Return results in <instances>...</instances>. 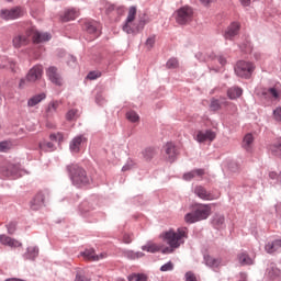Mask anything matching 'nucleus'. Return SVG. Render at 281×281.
Segmentation results:
<instances>
[{
  "instance_id": "42",
  "label": "nucleus",
  "mask_w": 281,
  "mask_h": 281,
  "mask_svg": "<svg viewBox=\"0 0 281 281\" xmlns=\"http://www.w3.org/2000/svg\"><path fill=\"white\" fill-rule=\"evenodd\" d=\"M179 67V60L177 58H171L167 61L168 69H177Z\"/></svg>"
},
{
  "instance_id": "10",
  "label": "nucleus",
  "mask_w": 281,
  "mask_h": 281,
  "mask_svg": "<svg viewBox=\"0 0 281 281\" xmlns=\"http://www.w3.org/2000/svg\"><path fill=\"white\" fill-rule=\"evenodd\" d=\"M194 194H196V196H199V199H202V201H214V200L218 199V195L212 194L203 186H196L194 188Z\"/></svg>"
},
{
  "instance_id": "21",
  "label": "nucleus",
  "mask_w": 281,
  "mask_h": 281,
  "mask_svg": "<svg viewBox=\"0 0 281 281\" xmlns=\"http://www.w3.org/2000/svg\"><path fill=\"white\" fill-rule=\"evenodd\" d=\"M205 175L204 169H194L183 175L184 181H192V179H196V177H203Z\"/></svg>"
},
{
  "instance_id": "48",
  "label": "nucleus",
  "mask_w": 281,
  "mask_h": 281,
  "mask_svg": "<svg viewBox=\"0 0 281 281\" xmlns=\"http://www.w3.org/2000/svg\"><path fill=\"white\" fill-rule=\"evenodd\" d=\"M49 139L50 142H63V135L60 133L50 134Z\"/></svg>"
},
{
  "instance_id": "16",
  "label": "nucleus",
  "mask_w": 281,
  "mask_h": 281,
  "mask_svg": "<svg viewBox=\"0 0 281 281\" xmlns=\"http://www.w3.org/2000/svg\"><path fill=\"white\" fill-rule=\"evenodd\" d=\"M81 256L85 260H89L90 262H98V260L106 258V254L95 255V250L93 249H86L81 252Z\"/></svg>"
},
{
  "instance_id": "1",
  "label": "nucleus",
  "mask_w": 281,
  "mask_h": 281,
  "mask_svg": "<svg viewBox=\"0 0 281 281\" xmlns=\"http://www.w3.org/2000/svg\"><path fill=\"white\" fill-rule=\"evenodd\" d=\"M186 238H188V228L180 227L177 231H167L162 234V240L169 245L165 247L161 251L164 254H173L175 249H179L183 243H186Z\"/></svg>"
},
{
  "instance_id": "49",
  "label": "nucleus",
  "mask_w": 281,
  "mask_h": 281,
  "mask_svg": "<svg viewBox=\"0 0 281 281\" xmlns=\"http://www.w3.org/2000/svg\"><path fill=\"white\" fill-rule=\"evenodd\" d=\"M123 243H125V245H131V243H133V235L125 233L123 235Z\"/></svg>"
},
{
  "instance_id": "41",
  "label": "nucleus",
  "mask_w": 281,
  "mask_h": 281,
  "mask_svg": "<svg viewBox=\"0 0 281 281\" xmlns=\"http://www.w3.org/2000/svg\"><path fill=\"white\" fill-rule=\"evenodd\" d=\"M126 117L130 122H139V115L135 111L127 112Z\"/></svg>"
},
{
  "instance_id": "34",
  "label": "nucleus",
  "mask_w": 281,
  "mask_h": 281,
  "mask_svg": "<svg viewBox=\"0 0 281 281\" xmlns=\"http://www.w3.org/2000/svg\"><path fill=\"white\" fill-rule=\"evenodd\" d=\"M263 95H268V98H273V100H278L280 98V90L277 88H270L263 92Z\"/></svg>"
},
{
  "instance_id": "39",
  "label": "nucleus",
  "mask_w": 281,
  "mask_h": 281,
  "mask_svg": "<svg viewBox=\"0 0 281 281\" xmlns=\"http://www.w3.org/2000/svg\"><path fill=\"white\" fill-rule=\"evenodd\" d=\"M26 256H27V258L30 260H34V258H36V256H38V248H36V247H29Z\"/></svg>"
},
{
  "instance_id": "47",
  "label": "nucleus",
  "mask_w": 281,
  "mask_h": 281,
  "mask_svg": "<svg viewBox=\"0 0 281 281\" xmlns=\"http://www.w3.org/2000/svg\"><path fill=\"white\" fill-rule=\"evenodd\" d=\"M102 74L100 71H91L88 74L87 78L88 80H97V78H100Z\"/></svg>"
},
{
  "instance_id": "62",
  "label": "nucleus",
  "mask_w": 281,
  "mask_h": 281,
  "mask_svg": "<svg viewBox=\"0 0 281 281\" xmlns=\"http://www.w3.org/2000/svg\"><path fill=\"white\" fill-rule=\"evenodd\" d=\"M7 1H12V0H7Z\"/></svg>"
},
{
  "instance_id": "58",
  "label": "nucleus",
  "mask_w": 281,
  "mask_h": 281,
  "mask_svg": "<svg viewBox=\"0 0 281 281\" xmlns=\"http://www.w3.org/2000/svg\"><path fill=\"white\" fill-rule=\"evenodd\" d=\"M25 82H27V79H21L19 83V88L23 89V87H25Z\"/></svg>"
},
{
  "instance_id": "56",
  "label": "nucleus",
  "mask_w": 281,
  "mask_h": 281,
  "mask_svg": "<svg viewBox=\"0 0 281 281\" xmlns=\"http://www.w3.org/2000/svg\"><path fill=\"white\" fill-rule=\"evenodd\" d=\"M269 177H270V179H277V181H278V177H280V175H278V172L270 171Z\"/></svg>"
},
{
  "instance_id": "27",
  "label": "nucleus",
  "mask_w": 281,
  "mask_h": 281,
  "mask_svg": "<svg viewBox=\"0 0 281 281\" xmlns=\"http://www.w3.org/2000/svg\"><path fill=\"white\" fill-rule=\"evenodd\" d=\"M86 32L92 34V38H98V26L93 22L86 23Z\"/></svg>"
},
{
  "instance_id": "37",
  "label": "nucleus",
  "mask_w": 281,
  "mask_h": 281,
  "mask_svg": "<svg viewBox=\"0 0 281 281\" xmlns=\"http://www.w3.org/2000/svg\"><path fill=\"white\" fill-rule=\"evenodd\" d=\"M59 106H60V102L53 101L48 104L46 112L48 113V115L52 113H56V111H58Z\"/></svg>"
},
{
  "instance_id": "50",
  "label": "nucleus",
  "mask_w": 281,
  "mask_h": 281,
  "mask_svg": "<svg viewBox=\"0 0 281 281\" xmlns=\"http://www.w3.org/2000/svg\"><path fill=\"white\" fill-rule=\"evenodd\" d=\"M9 234H14L16 232V223L11 222L7 225Z\"/></svg>"
},
{
  "instance_id": "8",
  "label": "nucleus",
  "mask_w": 281,
  "mask_h": 281,
  "mask_svg": "<svg viewBox=\"0 0 281 281\" xmlns=\"http://www.w3.org/2000/svg\"><path fill=\"white\" fill-rule=\"evenodd\" d=\"M49 196V191L44 190L36 193V195L31 201V210H41L45 205V199Z\"/></svg>"
},
{
  "instance_id": "14",
  "label": "nucleus",
  "mask_w": 281,
  "mask_h": 281,
  "mask_svg": "<svg viewBox=\"0 0 281 281\" xmlns=\"http://www.w3.org/2000/svg\"><path fill=\"white\" fill-rule=\"evenodd\" d=\"M43 77V66H34L26 75L27 82H36Z\"/></svg>"
},
{
  "instance_id": "3",
  "label": "nucleus",
  "mask_w": 281,
  "mask_h": 281,
  "mask_svg": "<svg viewBox=\"0 0 281 281\" xmlns=\"http://www.w3.org/2000/svg\"><path fill=\"white\" fill-rule=\"evenodd\" d=\"M68 171L74 186H77L78 188L89 186V176H87V171L85 169L80 168L78 165H71L68 166Z\"/></svg>"
},
{
  "instance_id": "23",
  "label": "nucleus",
  "mask_w": 281,
  "mask_h": 281,
  "mask_svg": "<svg viewBox=\"0 0 281 281\" xmlns=\"http://www.w3.org/2000/svg\"><path fill=\"white\" fill-rule=\"evenodd\" d=\"M221 106H229V102L225 98H222L221 101L216 99L211 101L212 111H220Z\"/></svg>"
},
{
  "instance_id": "33",
  "label": "nucleus",
  "mask_w": 281,
  "mask_h": 281,
  "mask_svg": "<svg viewBox=\"0 0 281 281\" xmlns=\"http://www.w3.org/2000/svg\"><path fill=\"white\" fill-rule=\"evenodd\" d=\"M204 260H205V265H207V267H218V265H221V260L215 259L214 257L206 255L204 256Z\"/></svg>"
},
{
  "instance_id": "6",
  "label": "nucleus",
  "mask_w": 281,
  "mask_h": 281,
  "mask_svg": "<svg viewBox=\"0 0 281 281\" xmlns=\"http://www.w3.org/2000/svg\"><path fill=\"white\" fill-rule=\"evenodd\" d=\"M256 69V66H254L249 61L239 60L235 66V74L239 78H251V74H254V70Z\"/></svg>"
},
{
  "instance_id": "20",
  "label": "nucleus",
  "mask_w": 281,
  "mask_h": 281,
  "mask_svg": "<svg viewBox=\"0 0 281 281\" xmlns=\"http://www.w3.org/2000/svg\"><path fill=\"white\" fill-rule=\"evenodd\" d=\"M267 254H276V251H280L281 249V239H277L273 241H269L265 247Z\"/></svg>"
},
{
  "instance_id": "15",
  "label": "nucleus",
  "mask_w": 281,
  "mask_h": 281,
  "mask_svg": "<svg viewBox=\"0 0 281 281\" xmlns=\"http://www.w3.org/2000/svg\"><path fill=\"white\" fill-rule=\"evenodd\" d=\"M87 145V137L85 135H79L72 138L70 142V150L71 153H78L81 150L82 146Z\"/></svg>"
},
{
  "instance_id": "2",
  "label": "nucleus",
  "mask_w": 281,
  "mask_h": 281,
  "mask_svg": "<svg viewBox=\"0 0 281 281\" xmlns=\"http://www.w3.org/2000/svg\"><path fill=\"white\" fill-rule=\"evenodd\" d=\"M136 16H137V8L131 7L128 9L125 24L123 25V32H126V34H139V32L144 30V25H146V22L142 20L135 26H133V22L135 21Z\"/></svg>"
},
{
  "instance_id": "60",
  "label": "nucleus",
  "mask_w": 281,
  "mask_h": 281,
  "mask_svg": "<svg viewBox=\"0 0 281 281\" xmlns=\"http://www.w3.org/2000/svg\"><path fill=\"white\" fill-rule=\"evenodd\" d=\"M14 67H16V64L10 63V69H11V71H15V70H14Z\"/></svg>"
},
{
  "instance_id": "29",
  "label": "nucleus",
  "mask_w": 281,
  "mask_h": 281,
  "mask_svg": "<svg viewBox=\"0 0 281 281\" xmlns=\"http://www.w3.org/2000/svg\"><path fill=\"white\" fill-rule=\"evenodd\" d=\"M254 144V135L246 134L243 140V148L246 150H251V146Z\"/></svg>"
},
{
  "instance_id": "54",
  "label": "nucleus",
  "mask_w": 281,
  "mask_h": 281,
  "mask_svg": "<svg viewBox=\"0 0 281 281\" xmlns=\"http://www.w3.org/2000/svg\"><path fill=\"white\" fill-rule=\"evenodd\" d=\"M215 60H216L217 63H220V65H221L222 67H224V65L227 63V60H226L225 57H223V56L216 57Z\"/></svg>"
},
{
  "instance_id": "38",
  "label": "nucleus",
  "mask_w": 281,
  "mask_h": 281,
  "mask_svg": "<svg viewBox=\"0 0 281 281\" xmlns=\"http://www.w3.org/2000/svg\"><path fill=\"white\" fill-rule=\"evenodd\" d=\"M143 251H148L149 254H156V251H159V246L156 244H147L142 247Z\"/></svg>"
},
{
  "instance_id": "7",
  "label": "nucleus",
  "mask_w": 281,
  "mask_h": 281,
  "mask_svg": "<svg viewBox=\"0 0 281 281\" xmlns=\"http://www.w3.org/2000/svg\"><path fill=\"white\" fill-rule=\"evenodd\" d=\"M31 33L27 30L24 34H16L13 36L12 45L15 49H21V47H25L30 45Z\"/></svg>"
},
{
  "instance_id": "22",
  "label": "nucleus",
  "mask_w": 281,
  "mask_h": 281,
  "mask_svg": "<svg viewBox=\"0 0 281 281\" xmlns=\"http://www.w3.org/2000/svg\"><path fill=\"white\" fill-rule=\"evenodd\" d=\"M0 243L2 245H8V247H21V243L16 239H12V237H8L7 235H0Z\"/></svg>"
},
{
  "instance_id": "13",
  "label": "nucleus",
  "mask_w": 281,
  "mask_h": 281,
  "mask_svg": "<svg viewBox=\"0 0 281 281\" xmlns=\"http://www.w3.org/2000/svg\"><path fill=\"white\" fill-rule=\"evenodd\" d=\"M195 139L200 144H203V142H214L216 139V132L212 130H206L205 132L199 131Z\"/></svg>"
},
{
  "instance_id": "11",
  "label": "nucleus",
  "mask_w": 281,
  "mask_h": 281,
  "mask_svg": "<svg viewBox=\"0 0 281 281\" xmlns=\"http://www.w3.org/2000/svg\"><path fill=\"white\" fill-rule=\"evenodd\" d=\"M29 32L31 33L33 43H47V41L52 40V34L49 33H41L35 29H30Z\"/></svg>"
},
{
  "instance_id": "51",
  "label": "nucleus",
  "mask_w": 281,
  "mask_h": 281,
  "mask_svg": "<svg viewBox=\"0 0 281 281\" xmlns=\"http://www.w3.org/2000/svg\"><path fill=\"white\" fill-rule=\"evenodd\" d=\"M273 116L277 122H281V108H277L273 111Z\"/></svg>"
},
{
  "instance_id": "52",
  "label": "nucleus",
  "mask_w": 281,
  "mask_h": 281,
  "mask_svg": "<svg viewBox=\"0 0 281 281\" xmlns=\"http://www.w3.org/2000/svg\"><path fill=\"white\" fill-rule=\"evenodd\" d=\"M75 281H91L89 278L85 277L82 273L78 272L76 274Z\"/></svg>"
},
{
  "instance_id": "12",
  "label": "nucleus",
  "mask_w": 281,
  "mask_h": 281,
  "mask_svg": "<svg viewBox=\"0 0 281 281\" xmlns=\"http://www.w3.org/2000/svg\"><path fill=\"white\" fill-rule=\"evenodd\" d=\"M46 76L49 78L53 85H56L57 87H63V77H60V74H58V68L50 66L46 70Z\"/></svg>"
},
{
  "instance_id": "26",
  "label": "nucleus",
  "mask_w": 281,
  "mask_h": 281,
  "mask_svg": "<svg viewBox=\"0 0 281 281\" xmlns=\"http://www.w3.org/2000/svg\"><path fill=\"white\" fill-rule=\"evenodd\" d=\"M45 98H47V95L45 93L34 95L33 98H31L27 101V104H29V106H36V104L43 102V100H45Z\"/></svg>"
},
{
  "instance_id": "44",
  "label": "nucleus",
  "mask_w": 281,
  "mask_h": 281,
  "mask_svg": "<svg viewBox=\"0 0 281 281\" xmlns=\"http://www.w3.org/2000/svg\"><path fill=\"white\" fill-rule=\"evenodd\" d=\"M173 269H175V263H172V261H169L160 267V271L162 272L172 271Z\"/></svg>"
},
{
  "instance_id": "36",
  "label": "nucleus",
  "mask_w": 281,
  "mask_h": 281,
  "mask_svg": "<svg viewBox=\"0 0 281 281\" xmlns=\"http://www.w3.org/2000/svg\"><path fill=\"white\" fill-rule=\"evenodd\" d=\"M127 280H128V281H147L148 278L146 277V274L133 273V274H130V276L127 277Z\"/></svg>"
},
{
  "instance_id": "45",
  "label": "nucleus",
  "mask_w": 281,
  "mask_h": 281,
  "mask_svg": "<svg viewBox=\"0 0 281 281\" xmlns=\"http://www.w3.org/2000/svg\"><path fill=\"white\" fill-rule=\"evenodd\" d=\"M143 155H144L145 159H153V157L155 156V149L147 148L143 151Z\"/></svg>"
},
{
  "instance_id": "24",
  "label": "nucleus",
  "mask_w": 281,
  "mask_h": 281,
  "mask_svg": "<svg viewBox=\"0 0 281 281\" xmlns=\"http://www.w3.org/2000/svg\"><path fill=\"white\" fill-rule=\"evenodd\" d=\"M243 95V89L238 87H233L228 89L227 91V97L229 100H236L237 98H240Z\"/></svg>"
},
{
  "instance_id": "35",
  "label": "nucleus",
  "mask_w": 281,
  "mask_h": 281,
  "mask_svg": "<svg viewBox=\"0 0 281 281\" xmlns=\"http://www.w3.org/2000/svg\"><path fill=\"white\" fill-rule=\"evenodd\" d=\"M124 256L126 258H128L130 260H137V258H144V254L143 252H135L133 250H127L124 252Z\"/></svg>"
},
{
  "instance_id": "5",
  "label": "nucleus",
  "mask_w": 281,
  "mask_h": 281,
  "mask_svg": "<svg viewBox=\"0 0 281 281\" xmlns=\"http://www.w3.org/2000/svg\"><path fill=\"white\" fill-rule=\"evenodd\" d=\"M176 14V21L179 25H188L194 19V10L189 5L178 9Z\"/></svg>"
},
{
  "instance_id": "53",
  "label": "nucleus",
  "mask_w": 281,
  "mask_h": 281,
  "mask_svg": "<svg viewBox=\"0 0 281 281\" xmlns=\"http://www.w3.org/2000/svg\"><path fill=\"white\" fill-rule=\"evenodd\" d=\"M146 45H147V47H149V49L151 47H154V45H155V37H148L147 41H146Z\"/></svg>"
},
{
  "instance_id": "19",
  "label": "nucleus",
  "mask_w": 281,
  "mask_h": 281,
  "mask_svg": "<svg viewBox=\"0 0 281 281\" xmlns=\"http://www.w3.org/2000/svg\"><path fill=\"white\" fill-rule=\"evenodd\" d=\"M165 153H166V159H168V161L172 162L175 161V159H177V147L175 146V144L172 143H167L164 147Z\"/></svg>"
},
{
  "instance_id": "18",
  "label": "nucleus",
  "mask_w": 281,
  "mask_h": 281,
  "mask_svg": "<svg viewBox=\"0 0 281 281\" xmlns=\"http://www.w3.org/2000/svg\"><path fill=\"white\" fill-rule=\"evenodd\" d=\"M2 175L4 177H12L13 179H19V177H21V168L16 165H9L7 169H2Z\"/></svg>"
},
{
  "instance_id": "4",
  "label": "nucleus",
  "mask_w": 281,
  "mask_h": 281,
  "mask_svg": "<svg viewBox=\"0 0 281 281\" xmlns=\"http://www.w3.org/2000/svg\"><path fill=\"white\" fill-rule=\"evenodd\" d=\"M212 214V206L210 204H200L193 213H188L184 216L186 223H198V221H205Z\"/></svg>"
},
{
  "instance_id": "46",
  "label": "nucleus",
  "mask_w": 281,
  "mask_h": 281,
  "mask_svg": "<svg viewBox=\"0 0 281 281\" xmlns=\"http://www.w3.org/2000/svg\"><path fill=\"white\" fill-rule=\"evenodd\" d=\"M213 223L214 225H223V223H225V217L223 215H215Z\"/></svg>"
},
{
  "instance_id": "17",
  "label": "nucleus",
  "mask_w": 281,
  "mask_h": 281,
  "mask_svg": "<svg viewBox=\"0 0 281 281\" xmlns=\"http://www.w3.org/2000/svg\"><path fill=\"white\" fill-rule=\"evenodd\" d=\"M240 31V24L237 22L232 23L227 30L224 33V38L226 41H232V38H234V36L238 35V32Z\"/></svg>"
},
{
  "instance_id": "9",
  "label": "nucleus",
  "mask_w": 281,
  "mask_h": 281,
  "mask_svg": "<svg viewBox=\"0 0 281 281\" xmlns=\"http://www.w3.org/2000/svg\"><path fill=\"white\" fill-rule=\"evenodd\" d=\"M0 16H1V19H4L5 21H12L14 19H20V16H23V9L16 7L11 10H1Z\"/></svg>"
},
{
  "instance_id": "43",
  "label": "nucleus",
  "mask_w": 281,
  "mask_h": 281,
  "mask_svg": "<svg viewBox=\"0 0 281 281\" xmlns=\"http://www.w3.org/2000/svg\"><path fill=\"white\" fill-rule=\"evenodd\" d=\"M268 276H270V278H278V276H280V269L272 266L271 268L268 269Z\"/></svg>"
},
{
  "instance_id": "55",
  "label": "nucleus",
  "mask_w": 281,
  "mask_h": 281,
  "mask_svg": "<svg viewBox=\"0 0 281 281\" xmlns=\"http://www.w3.org/2000/svg\"><path fill=\"white\" fill-rule=\"evenodd\" d=\"M131 169H133V162L123 166L122 171L126 172V171H128Z\"/></svg>"
},
{
  "instance_id": "28",
  "label": "nucleus",
  "mask_w": 281,
  "mask_h": 281,
  "mask_svg": "<svg viewBox=\"0 0 281 281\" xmlns=\"http://www.w3.org/2000/svg\"><path fill=\"white\" fill-rule=\"evenodd\" d=\"M40 148L44 153H54V150H56V146H54V143H49L46 140L40 143Z\"/></svg>"
},
{
  "instance_id": "31",
  "label": "nucleus",
  "mask_w": 281,
  "mask_h": 281,
  "mask_svg": "<svg viewBox=\"0 0 281 281\" xmlns=\"http://www.w3.org/2000/svg\"><path fill=\"white\" fill-rule=\"evenodd\" d=\"M79 117H80V114L76 109L69 110L66 114V120H68V122H76V120H78Z\"/></svg>"
},
{
  "instance_id": "61",
  "label": "nucleus",
  "mask_w": 281,
  "mask_h": 281,
  "mask_svg": "<svg viewBox=\"0 0 281 281\" xmlns=\"http://www.w3.org/2000/svg\"><path fill=\"white\" fill-rule=\"evenodd\" d=\"M108 10H110V11H111V10H114V7L111 5V7L108 8Z\"/></svg>"
},
{
  "instance_id": "25",
  "label": "nucleus",
  "mask_w": 281,
  "mask_h": 281,
  "mask_svg": "<svg viewBox=\"0 0 281 281\" xmlns=\"http://www.w3.org/2000/svg\"><path fill=\"white\" fill-rule=\"evenodd\" d=\"M239 265L245 267L246 265H254V259L247 255V252H241L237 256Z\"/></svg>"
},
{
  "instance_id": "59",
  "label": "nucleus",
  "mask_w": 281,
  "mask_h": 281,
  "mask_svg": "<svg viewBox=\"0 0 281 281\" xmlns=\"http://www.w3.org/2000/svg\"><path fill=\"white\" fill-rule=\"evenodd\" d=\"M239 2L241 3V5H249L251 3V0H239Z\"/></svg>"
},
{
  "instance_id": "40",
  "label": "nucleus",
  "mask_w": 281,
  "mask_h": 281,
  "mask_svg": "<svg viewBox=\"0 0 281 281\" xmlns=\"http://www.w3.org/2000/svg\"><path fill=\"white\" fill-rule=\"evenodd\" d=\"M12 148V143L4 140L0 143V153H8Z\"/></svg>"
},
{
  "instance_id": "30",
  "label": "nucleus",
  "mask_w": 281,
  "mask_h": 281,
  "mask_svg": "<svg viewBox=\"0 0 281 281\" xmlns=\"http://www.w3.org/2000/svg\"><path fill=\"white\" fill-rule=\"evenodd\" d=\"M75 19H78V11L70 9L65 12L63 21H75Z\"/></svg>"
},
{
  "instance_id": "32",
  "label": "nucleus",
  "mask_w": 281,
  "mask_h": 281,
  "mask_svg": "<svg viewBox=\"0 0 281 281\" xmlns=\"http://www.w3.org/2000/svg\"><path fill=\"white\" fill-rule=\"evenodd\" d=\"M270 150L274 157H279V159H281V140L271 145Z\"/></svg>"
},
{
  "instance_id": "57",
  "label": "nucleus",
  "mask_w": 281,
  "mask_h": 281,
  "mask_svg": "<svg viewBox=\"0 0 281 281\" xmlns=\"http://www.w3.org/2000/svg\"><path fill=\"white\" fill-rule=\"evenodd\" d=\"M200 2L202 3V5L207 8V5H210V3H212V0H200Z\"/></svg>"
}]
</instances>
